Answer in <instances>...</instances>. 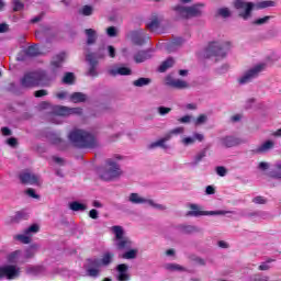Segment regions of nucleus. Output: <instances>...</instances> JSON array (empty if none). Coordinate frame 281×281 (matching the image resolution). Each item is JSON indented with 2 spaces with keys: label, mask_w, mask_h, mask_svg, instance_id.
<instances>
[{
  "label": "nucleus",
  "mask_w": 281,
  "mask_h": 281,
  "mask_svg": "<svg viewBox=\"0 0 281 281\" xmlns=\"http://www.w3.org/2000/svg\"><path fill=\"white\" fill-rule=\"evenodd\" d=\"M65 60V53H60L59 55L55 56L50 61V69L49 71L40 70L37 72V87H49L52 81L55 80L56 75L60 67H63V61Z\"/></svg>",
  "instance_id": "f257e3e1"
},
{
  "label": "nucleus",
  "mask_w": 281,
  "mask_h": 281,
  "mask_svg": "<svg viewBox=\"0 0 281 281\" xmlns=\"http://www.w3.org/2000/svg\"><path fill=\"white\" fill-rule=\"evenodd\" d=\"M69 139L78 148H95V146H98L95 136L82 130H74L70 132Z\"/></svg>",
  "instance_id": "f03ea898"
},
{
  "label": "nucleus",
  "mask_w": 281,
  "mask_h": 281,
  "mask_svg": "<svg viewBox=\"0 0 281 281\" xmlns=\"http://www.w3.org/2000/svg\"><path fill=\"white\" fill-rule=\"evenodd\" d=\"M122 156L116 155L114 158H109L105 162V167L100 169L99 175L103 181H113L122 175V169L120 168V161Z\"/></svg>",
  "instance_id": "7ed1b4c3"
},
{
  "label": "nucleus",
  "mask_w": 281,
  "mask_h": 281,
  "mask_svg": "<svg viewBox=\"0 0 281 281\" xmlns=\"http://www.w3.org/2000/svg\"><path fill=\"white\" fill-rule=\"evenodd\" d=\"M114 254L111 251H105L101 259H94L90 261V266L87 269L88 276L90 278H98L102 272V267H109L113 262Z\"/></svg>",
  "instance_id": "20e7f679"
},
{
  "label": "nucleus",
  "mask_w": 281,
  "mask_h": 281,
  "mask_svg": "<svg viewBox=\"0 0 281 281\" xmlns=\"http://www.w3.org/2000/svg\"><path fill=\"white\" fill-rule=\"evenodd\" d=\"M187 3H192V0H180V4L175 7V12L180 19H192L193 16H201L203 12V5L195 4L192 7H186Z\"/></svg>",
  "instance_id": "39448f33"
},
{
  "label": "nucleus",
  "mask_w": 281,
  "mask_h": 281,
  "mask_svg": "<svg viewBox=\"0 0 281 281\" xmlns=\"http://www.w3.org/2000/svg\"><path fill=\"white\" fill-rule=\"evenodd\" d=\"M106 53L109 54L110 58H115V47L113 46H108L106 48H99L98 54L90 53L86 55V60H88L91 65V68L89 70L90 76H97L95 65H98V58H104V56H106Z\"/></svg>",
  "instance_id": "423d86ee"
},
{
  "label": "nucleus",
  "mask_w": 281,
  "mask_h": 281,
  "mask_svg": "<svg viewBox=\"0 0 281 281\" xmlns=\"http://www.w3.org/2000/svg\"><path fill=\"white\" fill-rule=\"evenodd\" d=\"M111 232L112 234H114V246L121 251L131 249L133 247V241L131 240V238L124 235V228L122 226H112Z\"/></svg>",
  "instance_id": "0eeeda50"
},
{
  "label": "nucleus",
  "mask_w": 281,
  "mask_h": 281,
  "mask_svg": "<svg viewBox=\"0 0 281 281\" xmlns=\"http://www.w3.org/2000/svg\"><path fill=\"white\" fill-rule=\"evenodd\" d=\"M232 49L229 42H212L206 48V56H216V58H225Z\"/></svg>",
  "instance_id": "6e6552de"
},
{
  "label": "nucleus",
  "mask_w": 281,
  "mask_h": 281,
  "mask_svg": "<svg viewBox=\"0 0 281 281\" xmlns=\"http://www.w3.org/2000/svg\"><path fill=\"white\" fill-rule=\"evenodd\" d=\"M235 8L238 11V15L244 19V21L251 19V12L256 10L254 2H247L246 0H236Z\"/></svg>",
  "instance_id": "1a4fd4ad"
},
{
  "label": "nucleus",
  "mask_w": 281,
  "mask_h": 281,
  "mask_svg": "<svg viewBox=\"0 0 281 281\" xmlns=\"http://www.w3.org/2000/svg\"><path fill=\"white\" fill-rule=\"evenodd\" d=\"M266 67L267 66L265 64L256 65L255 67L247 70L246 72H244V75L241 77L238 78V83L247 85V83L251 82V80L258 78V76H260V74H262V70Z\"/></svg>",
  "instance_id": "9d476101"
},
{
  "label": "nucleus",
  "mask_w": 281,
  "mask_h": 281,
  "mask_svg": "<svg viewBox=\"0 0 281 281\" xmlns=\"http://www.w3.org/2000/svg\"><path fill=\"white\" fill-rule=\"evenodd\" d=\"M128 201H130V203H134L135 205H139V204L144 203L145 205H149V207H154V210H161V211L166 210L165 205L158 204L153 199L140 196L137 193H132L128 196Z\"/></svg>",
  "instance_id": "9b49d317"
},
{
  "label": "nucleus",
  "mask_w": 281,
  "mask_h": 281,
  "mask_svg": "<svg viewBox=\"0 0 281 281\" xmlns=\"http://www.w3.org/2000/svg\"><path fill=\"white\" fill-rule=\"evenodd\" d=\"M189 209L190 211L187 213V216H225V214H229V211L205 212L198 204H189Z\"/></svg>",
  "instance_id": "f8f14e48"
},
{
  "label": "nucleus",
  "mask_w": 281,
  "mask_h": 281,
  "mask_svg": "<svg viewBox=\"0 0 281 281\" xmlns=\"http://www.w3.org/2000/svg\"><path fill=\"white\" fill-rule=\"evenodd\" d=\"M69 115H82V109L80 108H67L64 105H55L53 108V117H67Z\"/></svg>",
  "instance_id": "ddd939ff"
},
{
  "label": "nucleus",
  "mask_w": 281,
  "mask_h": 281,
  "mask_svg": "<svg viewBox=\"0 0 281 281\" xmlns=\"http://www.w3.org/2000/svg\"><path fill=\"white\" fill-rule=\"evenodd\" d=\"M196 142H205V135L199 132H195L192 134V136H184L181 138L180 144H182V146H194V144H196Z\"/></svg>",
  "instance_id": "4468645a"
},
{
  "label": "nucleus",
  "mask_w": 281,
  "mask_h": 281,
  "mask_svg": "<svg viewBox=\"0 0 281 281\" xmlns=\"http://www.w3.org/2000/svg\"><path fill=\"white\" fill-rule=\"evenodd\" d=\"M3 278L7 280H16L21 273V269L16 266H4L2 267Z\"/></svg>",
  "instance_id": "2eb2a0df"
},
{
  "label": "nucleus",
  "mask_w": 281,
  "mask_h": 281,
  "mask_svg": "<svg viewBox=\"0 0 281 281\" xmlns=\"http://www.w3.org/2000/svg\"><path fill=\"white\" fill-rule=\"evenodd\" d=\"M22 87H38L37 72H29L21 79Z\"/></svg>",
  "instance_id": "dca6fc26"
},
{
  "label": "nucleus",
  "mask_w": 281,
  "mask_h": 281,
  "mask_svg": "<svg viewBox=\"0 0 281 281\" xmlns=\"http://www.w3.org/2000/svg\"><path fill=\"white\" fill-rule=\"evenodd\" d=\"M221 144L225 148H234V146H239V144H243V140L236 136H225L221 138Z\"/></svg>",
  "instance_id": "f3484780"
},
{
  "label": "nucleus",
  "mask_w": 281,
  "mask_h": 281,
  "mask_svg": "<svg viewBox=\"0 0 281 281\" xmlns=\"http://www.w3.org/2000/svg\"><path fill=\"white\" fill-rule=\"evenodd\" d=\"M20 180L22 183H27L29 186L38 184V176L27 171L20 175Z\"/></svg>",
  "instance_id": "a211bd4d"
},
{
  "label": "nucleus",
  "mask_w": 281,
  "mask_h": 281,
  "mask_svg": "<svg viewBox=\"0 0 281 281\" xmlns=\"http://www.w3.org/2000/svg\"><path fill=\"white\" fill-rule=\"evenodd\" d=\"M116 271L119 281H128V266L126 263L119 265Z\"/></svg>",
  "instance_id": "6ab92c4d"
},
{
  "label": "nucleus",
  "mask_w": 281,
  "mask_h": 281,
  "mask_svg": "<svg viewBox=\"0 0 281 281\" xmlns=\"http://www.w3.org/2000/svg\"><path fill=\"white\" fill-rule=\"evenodd\" d=\"M110 76H131L133 70L128 67H116L109 70Z\"/></svg>",
  "instance_id": "aec40b11"
},
{
  "label": "nucleus",
  "mask_w": 281,
  "mask_h": 281,
  "mask_svg": "<svg viewBox=\"0 0 281 281\" xmlns=\"http://www.w3.org/2000/svg\"><path fill=\"white\" fill-rule=\"evenodd\" d=\"M145 38L146 35L144 34V31H134L131 33V40L134 43V45H144Z\"/></svg>",
  "instance_id": "412c9836"
},
{
  "label": "nucleus",
  "mask_w": 281,
  "mask_h": 281,
  "mask_svg": "<svg viewBox=\"0 0 281 281\" xmlns=\"http://www.w3.org/2000/svg\"><path fill=\"white\" fill-rule=\"evenodd\" d=\"M274 146H276V142L266 140L265 143H262L255 149V153H257L259 155L262 153H269V150H271Z\"/></svg>",
  "instance_id": "4be33fe9"
},
{
  "label": "nucleus",
  "mask_w": 281,
  "mask_h": 281,
  "mask_svg": "<svg viewBox=\"0 0 281 281\" xmlns=\"http://www.w3.org/2000/svg\"><path fill=\"white\" fill-rule=\"evenodd\" d=\"M170 134H166L162 138L151 143L149 145V148H164L165 150L168 149V145H166V142H169Z\"/></svg>",
  "instance_id": "5701e85b"
},
{
  "label": "nucleus",
  "mask_w": 281,
  "mask_h": 281,
  "mask_svg": "<svg viewBox=\"0 0 281 281\" xmlns=\"http://www.w3.org/2000/svg\"><path fill=\"white\" fill-rule=\"evenodd\" d=\"M85 32H86V36H87V44L93 45V43H95V41H98V33L93 29H87Z\"/></svg>",
  "instance_id": "b1692460"
},
{
  "label": "nucleus",
  "mask_w": 281,
  "mask_h": 281,
  "mask_svg": "<svg viewBox=\"0 0 281 281\" xmlns=\"http://www.w3.org/2000/svg\"><path fill=\"white\" fill-rule=\"evenodd\" d=\"M207 156V148L202 149L201 151H199L194 157L193 160L191 162V166H199V164H201V161H203V159H205V157Z\"/></svg>",
  "instance_id": "393cba45"
},
{
  "label": "nucleus",
  "mask_w": 281,
  "mask_h": 281,
  "mask_svg": "<svg viewBox=\"0 0 281 281\" xmlns=\"http://www.w3.org/2000/svg\"><path fill=\"white\" fill-rule=\"evenodd\" d=\"M169 87H173L175 89H188L189 85L184 80L173 79L167 82Z\"/></svg>",
  "instance_id": "a878e982"
},
{
  "label": "nucleus",
  "mask_w": 281,
  "mask_h": 281,
  "mask_svg": "<svg viewBox=\"0 0 281 281\" xmlns=\"http://www.w3.org/2000/svg\"><path fill=\"white\" fill-rule=\"evenodd\" d=\"M255 10H265L266 8H276V2L271 0H266L261 2L254 3Z\"/></svg>",
  "instance_id": "bb28decb"
},
{
  "label": "nucleus",
  "mask_w": 281,
  "mask_h": 281,
  "mask_svg": "<svg viewBox=\"0 0 281 281\" xmlns=\"http://www.w3.org/2000/svg\"><path fill=\"white\" fill-rule=\"evenodd\" d=\"M70 102H75V104H78V102H85L87 101V94L82 92H75L69 95Z\"/></svg>",
  "instance_id": "cd10ccee"
},
{
  "label": "nucleus",
  "mask_w": 281,
  "mask_h": 281,
  "mask_svg": "<svg viewBox=\"0 0 281 281\" xmlns=\"http://www.w3.org/2000/svg\"><path fill=\"white\" fill-rule=\"evenodd\" d=\"M23 258V252L21 250H15L8 255V262L16 263Z\"/></svg>",
  "instance_id": "c85d7f7f"
},
{
  "label": "nucleus",
  "mask_w": 281,
  "mask_h": 281,
  "mask_svg": "<svg viewBox=\"0 0 281 281\" xmlns=\"http://www.w3.org/2000/svg\"><path fill=\"white\" fill-rule=\"evenodd\" d=\"M69 209L72 210V212H85V210H87V205L75 201L69 204Z\"/></svg>",
  "instance_id": "c756f323"
},
{
  "label": "nucleus",
  "mask_w": 281,
  "mask_h": 281,
  "mask_svg": "<svg viewBox=\"0 0 281 281\" xmlns=\"http://www.w3.org/2000/svg\"><path fill=\"white\" fill-rule=\"evenodd\" d=\"M148 58H150V55L148 54V52H138L134 56L135 63H144L145 60H148Z\"/></svg>",
  "instance_id": "7c9ffc66"
},
{
  "label": "nucleus",
  "mask_w": 281,
  "mask_h": 281,
  "mask_svg": "<svg viewBox=\"0 0 281 281\" xmlns=\"http://www.w3.org/2000/svg\"><path fill=\"white\" fill-rule=\"evenodd\" d=\"M150 78H138L137 80L133 81L134 87H148L150 85Z\"/></svg>",
  "instance_id": "2f4dec72"
},
{
  "label": "nucleus",
  "mask_w": 281,
  "mask_h": 281,
  "mask_svg": "<svg viewBox=\"0 0 281 281\" xmlns=\"http://www.w3.org/2000/svg\"><path fill=\"white\" fill-rule=\"evenodd\" d=\"M172 65H175V59L168 58L167 60H165V61L160 65V67H159L160 74H164V71L170 69V67H172Z\"/></svg>",
  "instance_id": "473e14b6"
},
{
  "label": "nucleus",
  "mask_w": 281,
  "mask_h": 281,
  "mask_svg": "<svg viewBox=\"0 0 281 281\" xmlns=\"http://www.w3.org/2000/svg\"><path fill=\"white\" fill-rule=\"evenodd\" d=\"M137 249H130L122 255V258L124 260H134V258H137Z\"/></svg>",
  "instance_id": "72a5a7b5"
},
{
  "label": "nucleus",
  "mask_w": 281,
  "mask_h": 281,
  "mask_svg": "<svg viewBox=\"0 0 281 281\" xmlns=\"http://www.w3.org/2000/svg\"><path fill=\"white\" fill-rule=\"evenodd\" d=\"M15 240H19L20 243H23L24 245H30L32 237L30 234L24 233V235H15Z\"/></svg>",
  "instance_id": "f704fd0d"
},
{
  "label": "nucleus",
  "mask_w": 281,
  "mask_h": 281,
  "mask_svg": "<svg viewBox=\"0 0 281 281\" xmlns=\"http://www.w3.org/2000/svg\"><path fill=\"white\" fill-rule=\"evenodd\" d=\"M26 273H30L31 276H38V273H43V267H41V266H30L26 269Z\"/></svg>",
  "instance_id": "c9c22d12"
},
{
  "label": "nucleus",
  "mask_w": 281,
  "mask_h": 281,
  "mask_svg": "<svg viewBox=\"0 0 281 281\" xmlns=\"http://www.w3.org/2000/svg\"><path fill=\"white\" fill-rule=\"evenodd\" d=\"M38 55H41V49L36 45L30 46L26 49V56H38Z\"/></svg>",
  "instance_id": "e433bc0d"
},
{
  "label": "nucleus",
  "mask_w": 281,
  "mask_h": 281,
  "mask_svg": "<svg viewBox=\"0 0 281 281\" xmlns=\"http://www.w3.org/2000/svg\"><path fill=\"white\" fill-rule=\"evenodd\" d=\"M80 14H82L83 16H91V14H93V7H91V5H83L80 9Z\"/></svg>",
  "instance_id": "4c0bfd02"
},
{
  "label": "nucleus",
  "mask_w": 281,
  "mask_h": 281,
  "mask_svg": "<svg viewBox=\"0 0 281 281\" xmlns=\"http://www.w3.org/2000/svg\"><path fill=\"white\" fill-rule=\"evenodd\" d=\"M147 27L148 30H150V32H155L157 27H159V20L157 19L151 20L149 23H147Z\"/></svg>",
  "instance_id": "58836bf2"
},
{
  "label": "nucleus",
  "mask_w": 281,
  "mask_h": 281,
  "mask_svg": "<svg viewBox=\"0 0 281 281\" xmlns=\"http://www.w3.org/2000/svg\"><path fill=\"white\" fill-rule=\"evenodd\" d=\"M183 133H186V128L183 127H176L173 130H171L168 135H170V139L172 138V135H183Z\"/></svg>",
  "instance_id": "ea45409f"
},
{
  "label": "nucleus",
  "mask_w": 281,
  "mask_h": 281,
  "mask_svg": "<svg viewBox=\"0 0 281 281\" xmlns=\"http://www.w3.org/2000/svg\"><path fill=\"white\" fill-rule=\"evenodd\" d=\"M271 20V16L266 15L263 18H259L257 20L254 21L255 25H265V23H269V21Z\"/></svg>",
  "instance_id": "a19ab883"
},
{
  "label": "nucleus",
  "mask_w": 281,
  "mask_h": 281,
  "mask_svg": "<svg viewBox=\"0 0 281 281\" xmlns=\"http://www.w3.org/2000/svg\"><path fill=\"white\" fill-rule=\"evenodd\" d=\"M207 122V115L201 114L200 116L196 117L194 124L195 126H201V124H205Z\"/></svg>",
  "instance_id": "79ce46f5"
},
{
  "label": "nucleus",
  "mask_w": 281,
  "mask_h": 281,
  "mask_svg": "<svg viewBox=\"0 0 281 281\" xmlns=\"http://www.w3.org/2000/svg\"><path fill=\"white\" fill-rule=\"evenodd\" d=\"M63 82L65 85H71V82H74V74L67 72L63 78Z\"/></svg>",
  "instance_id": "37998d69"
},
{
  "label": "nucleus",
  "mask_w": 281,
  "mask_h": 281,
  "mask_svg": "<svg viewBox=\"0 0 281 281\" xmlns=\"http://www.w3.org/2000/svg\"><path fill=\"white\" fill-rule=\"evenodd\" d=\"M34 254H36V247L31 246L29 249H26L24 258H32Z\"/></svg>",
  "instance_id": "c03bdc74"
},
{
  "label": "nucleus",
  "mask_w": 281,
  "mask_h": 281,
  "mask_svg": "<svg viewBox=\"0 0 281 281\" xmlns=\"http://www.w3.org/2000/svg\"><path fill=\"white\" fill-rule=\"evenodd\" d=\"M106 34H108V36L113 38V37L117 36V29H115V26H110L106 29Z\"/></svg>",
  "instance_id": "a18cd8bd"
},
{
  "label": "nucleus",
  "mask_w": 281,
  "mask_h": 281,
  "mask_svg": "<svg viewBox=\"0 0 281 281\" xmlns=\"http://www.w3.org/2000/svg\"><path fill=\"white\" fill-rule=\"evenodd\" d=\"M37 232H38V225L36 224H33L27 229H25V234H29V236H31V234H36Z\"/></svg>",
  "instance_id": "49530a36"
},
{
  "label": "nucleus",
  "mask_w": 281,
  "mask_h": 281,
  "mask_svg": "<svg viewBox=\"0 0 281 281\" xmlns=\"http://www.w3.org/2000/svg\"><path fill=\"white\" fill-rule=\"evenodd\" d=\"M217 12H218L220 16H223V19H227V16H229L232 14L229 12V9H227V8L218 9Z\"/></svg>",
  "instance_id": "de8ad7c7"
},
{
  "label": "nucleus",
  "mask_w": 281,
  "mask_h": 281,
  "mask_svg": "<svg viewBox=\"0 0 281 281\" xmlns=\"http://www.w3.org/2000/svg\"><path fill=\"white\" fill-rule=\"evenodd\" d=\"M277 168H278V171H271L270 172V177H273V179H280L281 177V173H280V170H281V162L277 164Z\"/></svg>",
  "instance_id": "09e8293b"
},
{
  "label": "nucleus",
  "mask_w": 281,
  "mask_h": 281,
  "mask_svg": "<svg viewBox=\"0 0 281 281\" xmlns=\"http://www.w3.org/2000/svg\"><path fill=\"white\" fill-rule=\"evenodd\" d=\"M271 260H268L259 266L260 271H269L271 269Z\"/></svg>",
  "instance_id": "8fccbe9b"
},
{
  "label": "nucleus",
  "mask_w": 281,
  "mask_h": 281,
  "mask_svg": "<svg viewBox=\"0 0 281 281\" xmlns=\"http://www.w3.org/2000/svg\"><path fill=\"white\" fill-rule=\"evenodd\" d=\"M178 122H180V124H190V122H192V116L184 115V116L178 119Z\"/></svg>",
  "instance_id": "3c124183"
},
{
  "label": "nucleus",
  "mask_w": 281,
  "mask_h": 281,
  "mask_svg": "<svg viewBox=\"0 0 281 281\" xmlns=\"http://www.w3.org/2000/svg\"><path fill=\"white\" fill-rule=\"evenodd\" d=\"M170 111H172V109H170V108H166V106L158 108L159 115H168V113H170Z\"/></svg>",
  "instance_id": "603ef678"
},
{
  "label": "nucleus",
  "mask_w": 281,
  "mask_h": 281,
  "mask_svg": "<svg viewBox=\"0 0 281 281\" xmlns=\"http://www.w3.org/2000/svg\"><path fill=\"white\" fill-rule=\"evenodd\" d=\"M13 10L14 12H20V10H23V4L19 0L13 1Z\"/></svg>",
  "instance_id": "864d4df0"
},
{
  "label": "nucleus",
  "mask_w": 281,
  "mask_h": 281,
  "mask_svg": "<svg viewBox=\"0 0 281 281\" xmlns=\"http://www.w3.org/2000/svg\"><path fill=\"white\" fill-rule=\"evenodd\" d=\"M166 269H168V271H180L181 266L169 263V265H166Z\"/></svg>",
  "instance_id": "5fc2aeb1"
},
{
  "label": "nucleus",
  "mask_w": 281,
  "mask_h": 281,
  "mask_svg": "<svg viewBox=\"0 0 281 281\" xmlns=\"http://www.w3.org/2000/svg\"><path fill=\"white\" fill-rule=\"evenodd\" d=\"M252 202H255L257 205H265V203H267V200L262 196H256L254 198Z\"/></svg>",
  "instance_id": "6e6d98bb"
},
{
  "label": "nucleus",
  "mask_w": 281,
  "mask_h": 281,
  "mask_svg": "<svg viewBox=\"0 0 281 281\" xmlns=\"http://www.w3.org/2000/svg\"><path fill=\"white\" fill-rule=\"evenodd\" d=\"M216 173L218 175V177H225V175H227V169H225V167H217Z\"/></svg>",
  "instance_id": "4d7b16f0"
},
{
  "label": "nucleus",
  "mask_w": 281,
  "mask_h": 281,
  "mask_svg": "<svg viewBox=\"0 0 281 281\" xmlns=\"http://www.w3.org/2000/svg\"><path fill=\"white\" fill-rule=\"evenodd\" d=\"M56 98H58V100H67V98H69V93L61 91L56 94Z\"/></svg>",
  "instance_id": "13d9d810"
},
{
  "label": "nucleus",
  "mask_w": 281,
  "mask_h": 281,
  "mask_svg": "<svg viewBox=\"0 0 281 281\" xmlns=\"http://www.w3.org/2000/svg\"><path fill=\"white\" fill-rule=\"evenodd\" d=\"M26 194L32 199H38V194H36V191H34V189H27Z\"/></svg>",
  "instance_id": "bf43d9fd"
},
{
  "label": "nucleus",
  "mask_w": 281,
  "mask_h": 281,
  "mask_svg": "<svg viewBox=\"0 0 281 281\" xmlns=\"http://www.w3.org/2000/svg\"><path fill=\"white\" fill-rule=\"evenodd\" d=\"M43 95H47V90L35 91V98H43Z\"/></svg>",
  "instance_id": "052dcab7"
},
{
  "label": "nucleus",
  "mask_w": 281,
  "mask_h": 281,
  "mask_svg": "<svg viewBox=\"0 0 281 281\" xmlns=\"http://www.w3.org/2000/svg\"><path fill=\"white\" fill-rule=\"evenodd\" d=\"M217 245L221 247V249H227L229 247V244H227L225 240H220Z\"/></svg>",
  "instance_id": "680f3d73"
},
{
  "label": "nucleus",
  "mask_w": 281,
  "mask_h": 281,
  "mask_svg": "<svg viewBox=\"0 0 281 281\" xmlns=\"http://www.w3.org/2000/svg\"><path fill=\"white\" fill-rule=\"evenodd\" d=\"M89 216L90 218H98V210L95 209H92L90 212H89Z\"/></svg>",
  "instance_id": "e2e57ef3"
},
{
  "label": "nucleus",
  "mask_w": 281,
  "mask_h": 281,
  "mask_svg": "<svg viewBox=\"0 0 281 281\" xmlns=\"http://www.w3.org/2000/svg\"><path fill=\"white\" fill-rule=\"evenodd\" d=\"M21 218H25V213L23 211L15 214V221H21Z\"/></svg>",
  "instance_id": "0e129e2a"
},
{
  "label": "nucleus",
  "mask_w": 281,
  "mask_h": 281,
  "mask_svg": "<svg viewBox=\"0 0 281 281\" xmlns=\"http://www.w3.org/2000/svg\"><path fill=\"white\" fill-rule=\"evenodd\" d=\"M258 168H259V170H268L269 169V162H260Z\"/></svg>",
  "instance_id": "69168bd1"
},
{
  "label": "nucleus",
  "mask_w": 281,
  "mask_h": 281,
  "mask_svg": "<svg viewBox=\"0 0 281 281\" xmlns=\"http://www.w3.org/2000/svg\"><path fill=\"white\" fill-rule=\"evenodd\" d=\"M7 144L12 147L16 146V138L7 139Z\"/></svg>",
  "instance_id": "338daca9"
},
{
  "label": "nucleus",
  "mask_w": 281,
  "mask_h": 281,
  "mask_svg": "<svg viewBox=\"0 0 281 281\" xmlns=\"http://www.w3.org/2000/svg\"><path fill=\"white\" fill-rule=\"evenodd\" d=\"M205 192L206 194H214V187L207 186Z\"/></svg>",
  "instance_id": "774afa93"
}]
</instances>
